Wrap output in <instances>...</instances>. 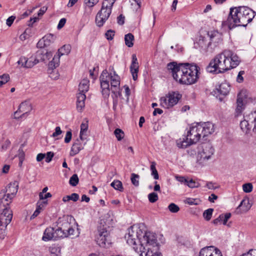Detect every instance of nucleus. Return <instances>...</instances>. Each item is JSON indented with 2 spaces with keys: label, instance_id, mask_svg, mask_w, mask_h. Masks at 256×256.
<instances>
[{
  "label": "nucleus",
  "instance_id": "f257e3e1",
  "mask_svg": "<svg viewBox=\"0 0 256 256\" xmlns=\"http://www.w3.org/2000/svg\"><path fill=\"white\" fill-rule=\"evenodd\" d=\"M124 237L127 243L140 256H162L156 236L153 233L146 232L143 224L131 226Z\"/></svg>",
  "mask_w": 256,
  "mask_h": 256
},
{
  "label": "nucleus",
  "instance_id": "f03ea898",
  "mask_svg": "<svg viewBox=\"0 0 256 256\" xmlns=\"http://www.w3.org/2000/svg\"><path fill=\"white\" fill-rule=\"evenodd\" d=\"M167 68L174 78L181 84H192L199 78L200 68L196 64L172 62L168 64Z\"/></svg>",
  "mask_w": 256,
  "mask_h": 256
},
{
  "label": "nucleus",
  "instance_id": "7ed1b4c3",
  "mask_svg": "<svg viewBox=\"0 0 256 256\" xmlns=\"http://www.w3.org/2000/svg\"><path fill=\"white\" fill-rule=\"evenodd\" d=\"M240 62L239 57L230 50H224L217 54L206 67L210 73L221 74L236 68Z\"/></svg>",
  "mask_w": 256,
  "mask_h": 256
},
{
  "label": "nucleus",
  "instance_id": "20e7f679",
  "mask_svg": "<svg viewBox=\"0 0 256 256\" xmlns=\"http://www.w3.org/2000/svg\"><path fill=\"white\" fill-rule=\"evenodd\" d=\"M254 16V12L245 6L230 8L227 23L230 29L239 26H246Z\"/></svg>",
  "mask_w": 256,
  "mask_h": 256
},
{
  "label": "nucleus",
  "instance_id": "39448f33",
  "mask_svg": "<svg viewBox=\"0 0 256 256\" xmlns=\"http://www.w3.org/2000/svg\"><path fill=\"white\" fill-rule=\"evenodd\" d=\"M202 136V132L197 124L196 126H190L187 132L186 138L182 140L177 142V146L180 148H184L187 146L196 144Z\"/></svg>",
  "mask_w": 256,
  "mask_h": 256
},
{
  "label": "nucleus",
  "instance_id": "423d86ee",
  "mask_svg": "<svg viewBox=\"0 0 256 256\" xmlns=\"http://www.w3.org/2000/svg\"><path fill=\"white\" fill-rule=\"evenodd\" d=\"M116 0H104L101 10L96 17V22L98 26H101L108 19L112 13V10Z\"/></svg>",
  "mask_w": 256,
  "mask_h": 256
},
{
  "label": "nucleus",
  "instance_id": "0eeeda50",
  "mask_svg": "<svg viewBox=\"0 0 256 256\" xmlns=\"http://www.w3.org/2000/svg\"><path fill=\"white\" fill-rule=\"evenodd\" d=\"M120 78L114 72V75L111 76V90L112 94V109L114 112L116 111L117 106L118 104V98L122 96V93L120 91Z\"/></svg>",
  "mask_w": 256,
  "mask_h": 256
},
{
  "label": "nucleus",
  "instance_id": "6e6552de",
  "mask_svg": "<svg viewBox=\"0 0 256 256\" xmlns=\"http://www.w3.org/2000/svg\"><path fill=\"white\" fill-rule=\"evenodd\" d=\"M90 81L87 78H84L80 82L78 86L79 92L77 94L76 107L78 110H81L85 106L86 96L85 94L88 90Z\"/></svg>",
  "mask_w": 256,
  "mask_h": 256
},
{
  "label": "nucleus",
  "instance_id": "1a4fd4ad",
  "mask_svg": "<svg viewBox=\"0 0 256 256\" xmlns=\"http://www.w3.org/2000/svg\"><path fill=\"white\" fill-rule=\"evenodd\" d=\"M110 228L106 226H100L96 236V243L101 247H106L110 244Z\"/></svg>",
  "mask_w": 256,
  "mask_h": 256
},
{
  "label": "nucleus",
  "instance_id": "9d476101",
  "mask_svg": "<svg viewBox=\"0 0 256 256\" xmlns=\"http://www.w3.org/2000/svg\"><path fill=\"white\" fill-rule=\"evenodd\" d=\"M12 211L8 208H4L0 214V238L3 240L6 236L7 226L12 220Z\"/></svg>",
  "mask_w": 256,
  "mask_h": 256
},
{
  "label": "nucleus",
  "instance_id": "9b49d317",
  "mask_svg": "<svg viewBox=\"0 0 256 256\" xmlns=\"http://www.w3.org/2000/svg\"><path fill=\"white\" fill-rule=\"evenodd\" d=\"M181 98L182 95L178 92H170L164 96L160 98V104L164 108H169L176 105Z\"/></svg>",
  "mask_w": 256,
  "mask_h": 256
},
{
  "label": "nucleus",
  "instance_id": "f8f14e48",
  "mask_svg": "<svg viewBox=\"0 0 256 256\" xmlns=\"http://www.w3.org/2000/svg\"><path fill=\"white\" fill-rule=\"evenodd\" d=\"M214 152V149L210 144H204L202 146L201 150L198 153V162L200 164L204 163L211 158Z\"/></svg>",
  "mask_w": 256,
  "mask_h": 256
},
{
  "label": "nucleus",
  "instance_id": "ddd939ff",
  "mask_svg": "<svg viewBox=\"0 0 256 256\" xmlns=\"http://www.w3.org/2000/svg\"><path fill=\"white\" fill-rule=\"evenodd\" d=\"M114 72H115L114 71ZM114 75V72L113 74L110 73L108 74L106 70H104L102 71L100 79V86L102 88V93L104 98H108L110 93V80L111 81V76Z\"/></svg>",
  "mask_w": 256,
  "mask_h": 256
},
{
  "label": "nucleus",
  "instance_id": "4468645a",
  "mask_svg": "<svg viewBox=\"0 0 256 256\" xmlns=\"http://www.w3.org/2000/svg\"><path fill=\"white\" fill-rule=\"evenodd\" d=\"M206 38L210 43L211 44V47L214 50L219 44L222 41V34L218 30H210L206 32Z\"/></svg>",
  "mask_w": 256,
  "mask_h": 256
},
{
  "label": "nucleus",
  "instance_id": "2eb2a0df",
  "mask_svg": "<svg viewBox=\"0 0 256 256\" xmlns=\"http://www.w3.org/2000/svg\"><path fill=\"white\" fill-rule=\"evenodd\" d=\"M206 35L200 36L198 42H196V45L195 47L198 48V46L200 48V51L202 53H206L208 52H212L213 50L211 47V44L210 43L208 38H206Z\"/></svg>",
  "mask_w": 256,
  "mask_h": 256
},
{
  "label": "nucleus",
  "instance_id": "dca6fc26",
  "mask_svg": "<svg viewBox=\"0 0 256 256\" xmlns=\"http://www.w3.org/2000/svg\"><path fill=\"white\" fill-rule=\"evenodd\" d=\"M32 107L31 104L26 102L21 103L19 106L18 110L14 114V118H22L28 116V114L32 110Z\"/></svg>",
  "mask_w": 256,
  "mask_h": 256
},
{
  "label": "nucleus",
  "instance_id": "f3484780",
  "mask_svg": "<svg viewBox=\"0 0 256 256\" xmlns=\"http://www.w3.org/2000/svg\"><path fill=\"white\" fill-rule=\"evenodd\" d=\"M198 124L202 132V136L204 138L214 132V125L210 122Z\"/></svg>",
  "mask_w": 256,
  "mask_h": 256
},
{
  "label": "nucleus",
  "instance_id": "a211bd4d",
  "mask_svg": "<svg viewBox=\"0 0 256 256\" xmlns=\"http://www.w3.org/2000/svg\"><path fill=\"white\" fill-rule=\"evenodd\" d=\"M246 98L245 94L242 92H240L238 94L236 109V113L237 116L241 114L244 110L246 101Z\"/></svg>",
  "mask_w": 256,
  "mask_h": 256
},
{
  "label": "nucleus",
  "instance_id": "6ab92c4d",
  "mask_svg": "<svg viewBox=\"0 0 256 256\" xmlns=\"http://www.w3.org/2000/svg\"><path fill=\"white\" fill-rule=\"evenodd\" d=\"M80 138L77 139L73 144L70 152V155L71 156H74V155L78 154L80 151L82 150L84 148V146L86 144V142L82 143Z\"/></svg>",
  "mask_w": 256,
  "mask_h": 256
},
{
  "label": "nucleus",
  "instance_id": "aec40b11",
  "mask_svg": "<svg viewBox=\"0 0 256 256\" xmlns=\"http://www.w3.org/2000/svg\"><path fill=\"white\" fill-rule=\"evenodd\" d=\"M132 62L130 64V69L132 73V78L134 80H136L138 78V60L135 54L132 56Z\"/></svg>",
  "mask_w": 256,
  "mask_h": 256
},
{
  "label": "nucleus",
  "instance_id": "412c9836",
  "mask_svg": "<svg viewBox=\"0 0 256 256\" xmlns=\"http://www.w3.org/2000/svg\"><path fill=\"white\" fill-rule=\"evenodd\" d=\"M12 198H7L4 190L0 192V208L2 210L4 208H10L8 206L11 203Z\"/></svg>",
  "mask_w": 256,
  "mask_h": 256
},
{
  "label": "nucleus",
  "instance_id": "4be33fe9",
  "mask_svg": "<svg viewBox=\"0 0 256 256\" xmlns=\"http://www.w3.org/2000/svg\"><path fill=\"white\" fill-rule=\"evenodd\" d=\"M249 114L246 115L244 116V120L240 122V126L242 130L245 132L246 134H248L252 126L250 124H252V121L251 119H248Z\"/></svg>",
  "mask_w": 256,
  "mask_h": 256
},
{
  "label": "nucleus",
  "instance_id": "5701e85b",
  "mask_svg": "<svg viewBox=\"0 0 256 256\" xmlns=\"http://www.w3.org/2000/svg\"><path fill=\"white\" fill-rule=\"evenodd\" d=\"M230 90V85L226 82L222 83L214 91L215 94H220L222 96L227 95Z\"/></svg>",
  "mask_w": 256,
  "mask_h": 256
},
{
  "label": "nucleus",
  "instance_id": "b1692460",
  "mask_svg": "<svg viewBox=\"0 0 256 256\" xmlns=\"http://www.w3.org/2000/svg\"><path fill=\"white\" fill-rule=\"evenodd\" d=\"M42 240L44 241H48L51 240H56L54 229L52 227L46 228L44 232Z\"/></svg>",
  "mask_w": 256,
  "mask_h": 256
},
{
  "label": "nucleus",
  "instance_id": "393cba45",
  "mask_svg": "<svg viewBox=\"0 0 256 256\" xmlns=\"http://www.w3.org/2000/svg\"><path fill=\"white\" fill-rule=\"evenodd\" d=\"M18 186H16L14 184H10L6 186L5 194L7 195V198H14L18 192Z\"/></svg>",
  "mask_w": 256,
  "mask_h": 256
},
{
  "label": "nucleus",
  "instance_id": "a878e982",
  "mask_svg": "<svg viewBox=\"0 0 256 256\" xmlns=\"http://www.w3.org/2000/svg\"><path fill=\"white\" fill-rule=\"evenodd\" d=\"M231 214L230 213H226V214H222L219 216L214 219L212 222L214 224H218V223L222 222V224L224 225H226V222L230 218Z\"/></svg>",
  "mask_w": 256,
  "mask_h": 256
},
{
  "label": "nucleus",
  "instance_id": "bb28decb",
  "mask_svg": "<svg viewBox=\"0 0 256 256\" xmlns=\"http://www.w3.org/2000/svg\"><path fill=\"white\" fill-rule=\"evenodd\" d=\"M214 248L213 246L204 248L200 250L199 256H212Z\"/></svg>",
  "mask_w": 256,
  "mask_h": 256
},
{
  "label": "nucleus",
  "instance_id": "cd10ccee",
  "mask_svg": "<svg viewBox=\"0 0 256 256\" xmlns=\"http://www.w3.org/2000/svg\"><path fill=\"white\" fill-rule=\"evenodd\" d=\"M55 36L51 34H48L42 38V41L44 42V47L48 46L50 44L54 42L55 40Z\"/></svg>",
  "mask_w": 256,
  "mask_h": 256
},
{
  "label": "nucleus",
  "instance_id": "c85d7f7f",
  "mask_svg": "<svg viewBox=\"0 0 256 256\" xmlns=\"http://www.w3.org/2000/svg\"><path fill=\"white\" fill-rule=\"evenodd\" d=\"M60 57V54H57L54 56L52 60L49 63V67L50 68H55L59 66Z\"/></svg>",
  "mask_w": 256,
  "mask_h": 256
},
{
  "label": "nucleus",
  "instance_id": "c756f323",
  "mask_svg": "<svg viewBox=\"0 0 256 256\" xmlns=\"http://www.w3.org/2000/svg\"><path fill=\"white\" fill-rule=\"evenodd\" d=\"M124 40L126 46L128 47H132L134 45V36L131 33L128 34L124 36Z\"/></svg>",
  "mask_w": 256,
  "mask_h": 256
},
{
  "label": "nucleus",
  "instance_id": "7c9ffc66",
  "mask_svg": "<svg viewBox=\"0 0 256 256\" xmlns=\"http://www.w3.org/2000/svg\"><path fill=\"white\" fill-rule=\"evenodd\" d=\"M49 251L51 256H59L60 254V248L56 245H52L49 248Z\"/></svg>",
  "mask_w": 256,
  "mask_h": 256
},
{
  "label": "nucleus",
  "instance_id": "2f4dec72",
  "mask_svg": "<svg viewBox=\"0 0 256 256\" xmlns=\"http://www.w3.org/2000/svg\"><path fill=\"white\" fill-rule=\"evenodd\" d=\"M71 47L69 44L64 45L58 49V54H60V56L64 54H68L70 51Z\"/></svg>",
  "mask_w": 256,
  "mask_h": 256
},
{
  "label": "nucleus",
  "instance_id": "473e14b6",
  "mask_svg": "<svg viewBox=\"0 0 256 256\" xmlns=\"http://www.w3.org/2000/svg\"><path fill=\"white\" fill-rule=\"evenodd\" d=\"M110 186L114 188L115 190L122 192L124 190L122 182L119 180H114L112 182Z\"/></svg>",
  "mask_w": 256,
  "mask_h": 256
},
{
  "label": "nucleus",
  "instance_id": "72a5a7b5",
  "mask_svg": "<svg viewBox=\"0 0 256 256\" xmlns=\"http://www.w3.org/2000/svg\"><path fill=\"white\" fill-rule=\"evenodd\" d=\"M38 63V60L30 57L29 59L26 58V68H32L34 65Z\"/></svg>",
  "mask_w": 256,
  "mask_h": 256
},
{
  "label": "nucleus",
  "instance_id": "f704fd0d",
  "mask_svg": "<svg viewBox=\"0 0 256 256\" xmlns=\"http://www.w3.org/2000/svg\"><path fill=\"white\" fill-rule=\"evenodd\" d=\"M55 234V239L58 238H64L66 237V232H65L63 229L60 228H58L56 230H54Z\"/></svg>",
  "mask_w": 256,
  "mask_h": 256
},
{
  "label": "nucleus",
  "instance_id": "c9c22d12",
  "mask_svg": "<svg viewBox=\"0 0 256 256\" xmlns=\"http://www.w3.org/2000/svg\"><path fill=\"white\" fill-rule=\"evenodd\" d=\"M88 128V125L87 124L82 123L80 125V138L82 140H84L86 139L85 138H84L83 136L84 133L87 131Z\"/></svg>",
  "mask_w": 256,
  "mask_h": 256
},
{
  "label": "nucleus",
  "instance_id": "e433bc0d",
  "mask_svg": "<svg viewBox=\"0 0 256 256\" xmlns=\"http://www.w3.org/2000/svg\"><path fill=\"white\" fill-rule=\"evenodd\" d=\"M156 162H152L150 166V170L152 171V175L154 176V178L155 180H158L159 178V176L156 169Z\"/></svg>",
  "mask_w": 256,
  "mask_h": 256
},
{
  "label": "nucleus",
  "instance_id": "4c0bfd02",
  "mask_svg": "<svg viewBox=\"0 0 256 256\" xmlns=\"http://www.w3.org/2000/svg\"><path fill=\"white\" fill-rule=\"evenodd\" d=\"M139 178L140 176L138 174L134 173L131 174L130 180L132 184L135 186H139Z\"/></svg>",
  "mask_w": 256,
  "mask_h": 256
},
{
  "label": "nucleus",
  "instance_id": "58836bf2",
  "mask_svg": "<svg viewBox=\"0 0 256 256\" xmlns=\"http://www.w3.org/2000/svg\"><path fill=\"white\" fill-rule=\"evenodd\" d=\"M200 202V200L199 199L191 198H187L184 200V203L189 205H198Z\"/></svg>",
  "mask_w": 256,
  "mask_h": 256
},
{
  "label": "nucleus",
  "instance_id": "ea45409f",
  "mask_svg": "<svg viewBox=\"0 0 256 256\" xmlns=\"http://www.w3.org/2000/svg\"><path fill=\"white\" fill-rule=\"evenodd\" d=\"M46 55L44 52L42 50H38L36 52V59L38 60V62H42L46 60Z\"/></svg>",
  "mask_w": 256,
  "mask_h": 256
},
{
  "label": "nucleus",
  "instance_id": "a19ab883",
  "mask_svg": "<svg viewBox=\"0 0 256 256\" xmlns=\"http://www.w3.org/2000/svg\"><path fill=\"white\" fill-rule=\"evenodd\" d=\"M114 134L118 140H121L124 136V132L120 128H116L114 131Z\"/></svg>",
  "mask_w": 256,
  "mask_h": 256
},
{
  "label": "nucleus",
  "instance_id": "79ce46f5",
  "mask_svg": "<svg viewBox=\"0 0 256 256\" xmlns=\"http://www.w3.org/2000/svg\"><path fill=\"white\" fill-rule=\"evenodd\" d=\"M78 182L79 179L78 175L74 174L70 178L69 183L71 186H75L78 184Z\"/></svg>",
  "mask_w": 256,
  "mask_h": 256
},
{
  "label": "nucleus",
  "instance_id": "37998d69",
  "mask_svg": "<svg viewBox=\"0 0 256 256\" xmlns=\"http://www.w3.org/2000/svg\"><path fill=\"white\" fill-rule=\"evenodd\" d=\"M214 210L212 208H208L203 213V216L206 220H210L212 218Z\"/></svg>",
  "mask_w": 256,
  "mask_h": 256
},
{
  "label": "nucleus",
  "instance_id": "c03bdc74",
  "mask_svg": "<svg viewBox=\"0 0 256 256\" xmlns=\"http://www.w3.org/2000/svg\"><path fill=\"white\" fill-rule=\"evenodd\" d=\"M248 119H251L253 124H254V126L252 130L254 132H256V110L249 114Z\"/></svg>",
  "mask_w": 256,
  "mask_h": 256
},
{
  "label": "nucleus",
  "instance_id": "a18cd8bd",
  "mask_svg": "<svg viewBox=\"0 0 256 256\" xmlns=\"http://www.w3.org/2000/svg\"><path fill=\"white\" fill-rule=\"evenodd\" d=\"M48 204V200H43L42 202H40L38 200L36 204V209L38 210L40 212L44 210L45 206H46Z\"/></svg>",
  "mask_w": 256,
  "mask_h": 256
},
{
  "label": "nucleus",
  "instance_id": "49530a36",
  "mask_svg": "<svg viewBox=\"0 0 256 256\" xmlns=\"http://www.w3.org/2000/svg\"><path fill=\"white\" fill-rule=\"evenodd\" d=\"M31 32V29L28 28H26L24 32L20 36V38L22 40H24L27 38H28L30 36V33Z\"/></svg>",
  "mask_w": 256,
  "mask_h": 256
},
{
  "label": "nucleus",
  "instance_id": "de8ad7c7",
  "mask_svg": "<svg viewBox=\"0 0 256 256\" xmlns=\"http://www.w3.org/2000/svg\"><path fill=\"white\" fill-rule=\"evenodd\" d=\"M10 80V76L8 74H4L0 76V86L6 84Z\"/></svg>",
  "mask_w": 256,
  "mask_h": 256
},
{
  "label": "nucleus",
  "instance_id": "09e8293b",
  "mask_svg": "<svg viewBox=\"0 0 256 256\" xmlns=\"http://www.w3.org/2000/svg\"><path fill=\"white\" fill-rule=\"evenodd\" d=\"M186 184L190 188H198L200 186L198 182H196L192 179L190 180H188Z\"/></svg>",
  "mask_w": 256,
  "mask_h": 256
},
{
  "label": "nucleus",
  "instance_id": "8fccbe9b",
  "mask_svg": "<svg viewBox=\"0 0 256 256\" xmlns=\"http://www.w3.org/2000/svg\"><path fill=\"white\" fill-rule=\"evenodd\" d=\"M148 200L150 202H155L158 200V196L156 192H151L148 195Z\"/></svg>",
  "mask_w": 256,
  "mask_h": 256
},
{
  "label": "nucleus",
  "instance_id": "3c124183",
  "mask_svg": "<svg viewBox=\"0 0 256 256\" xmlns=\"http://www.w3.org/2000/svg\"><path fill=\"white\" fill-rule=\"evenodd\" d=\"M252 185L250 183H247L243 184L242 189L245 192H250L252 190Z\"/></svg>",
  "mask_w": 256,
  "mask_h": 256
},
{
  "label": "nucleus",
  "instance_id": "603ef678",
  "mask_svg": "<svg viewBox=\"0 0 256 256\" xmlns=\"http://www.w3.org/2000/svg\"><path fill=\"white\" fill-rule=\"evenodd\" d=\"M169 210L173 213L177 212L179 210V207L174 203H171L168 206Z\"/></svg>",
  "mask_w": 256,
  "mask_h": 256
},
{
  "label": "nucleus",
  "instance_id": "864d4df0",
  "mask_svg": "<svg viewBox=\"0 0 256 256\" xmlns=\"http://www.w3.org/2000/svg\"><path fill=\"white\" fill-rule=\"evenodd\" d=\"M17 63L18 65L20 66V67L26 68V58L25 56L20 57Z\"/></svg>",
  "mask_w": 256,
  "mask_h": 256
},
{
  "label": "nucleus",
  "instance_id": "5fc2aeb1",
  "mask_svg": "<svg viewBox=\"0 0 256 256\" xmlns=\"http://www.w3.org/2000/svg\"><path fill=\"white\" fill-rule=\"evenodd\" d=\"M92 8L93 6H85L84 16L86 17H89L92 13Z\"/></svg>",
  "mask_w": 256,
  "mask_h": 256
},
{
  "label": "nucleus",
  "instance_id": "6e6d98bb",
  "mask_svg": "<svg viewBox=\"0 0 256 256\" xmlns=\"http://www.w3.org/2000/svg\"><path fill=\"white\" fill-rule=\"evenodd\" d=\"M99 0H84V4L85 6H94Z\"/></svg>",
  "mask_w": 256,
  "mask_h": 256
},
{
  "label": "nucleus",
  "instance_id": "4d7b16f0",
  "mask_svg": "<svg viewBox=\"0 0 256 256\" xmlns=\"http://www.w3.org/2000/svg\"><path fill=\"white\" fill-rule=\"evenodd\" d=\"M114 36V32L111 30H108L105 34V36L108 40H112Z\"/></svg>",
  "mask_w": 256,
  "mask_h": 256
},
{
  "label": "nucleus",
  "instance_id": "13d9d810",
  "mask_svg": "<svg viewBox=\"0 0 256 256\" xmlns=\"http://www.w3.org/2000/svg\"><path fill=\"white\" fill-rule=\"evenodd\" d=\"M246 202H247L248 204V200H243L240 204V205L238 206V207L237 209L239 208H240L242 207V210L243 211H247L250 208V206H246V208H244V206H245L246 204Z\"/></svg>",
  "mask_w": 256,
  "mask_h": 256
},
{
  "label": "nucleus",
  "instance_id": "bf43d9fd",
  "mask_svg": "<svg viewBox=\"0 0 256 256\" xmlns=\"http://www.w3.org/2000/svg\"><path fill=\"white\" fill-rule=\"evenodd\" d=\"M52 195L50 192H47L44 194H39V198L40 200H45L46 199L52 197Z\"/></svg>",
  "mask_w": 256,
  "mask_h": 256
},
{
  "label": "nucleus",
  "instance_id": "052dcab7",
  "mask_svg": "<svg viewBox=\"0 0 256 256\" xmlns=\"http://www.w3.org/2000/svg\"><path fill=\"white\" fill-rule=\"evenodd\" d=\"M70 224L68 220H66L62 222L60 228L63 229L64 232H66V230L68 229V227H70Z\"/></svg>",
  "mask_w": 256,
  "mask_h": 256
},
{
  "label": "nucleus",
  "instance_id": "680f3d73",
  "mask_svg": "<svg viewBox=\"0 0 256 256\" xmlns=\"http://www.w3.org/2000/svg\"><path fill=\"white\" fill-rule=\"evenodd\" d=\"M54 156V154L52 152H48L45 156V158H46L45 161L46 162H50L52 160Z\"/></svg>",
  "mask_w": 256,
  "mask_h": 256
},
{
  "label": "nucleus",
  "instance_id": "e2e57ef3",
  "mask_svg": "<svg viewBox=\"0 0 256 256\" xmlns=\"http://www.w3.org/2000/svg\"><path fill=\"white\" fill-rule=\"evenodd\" d=\"M62 133V131L60 130V126H56L55 128V132L52 134V136L56 138L60 135Z\"/></svg>",
  "mask_w": 256,
  "mask_h": 256
},
{
  "label": "nucleus",
  "instance_id": "0e129e2a",
  "mask_svg": "<svg viewBox=\"0 0 256 256\" xmlns=\"http://www.w3.org/2000/svg\"><path fill=\"white\" fill-rule=\"evenodd\" d=\"M68 198L70 200H72L74 202H76L79 198V196L76 193H72L71 195L68 196Z\"/></svg>",
  "mask_w": 256,
  "mask_h": 256
},
{
  "label": "nucleus",
  "instance_id": "69168bd1",
  "mask_svg": "<svg viewBox=\"0 0 256 256\" xmlns=\"http://www.w3.org/2000/svg\"><path fill=\"white\" fill-rule=\"evenodd\" d=\"M72 133L70 131H68L66 133V135L64 138V142L66 143H68L72 140Z\"/></svg>",
  "mask_w": 256,
  "mask_h": 256
},
{
  "label": "nucleus",
  "instance_id": "338daca9",
  "mask_svg": "<svg viewBox=\"0 0 256 256\" xmlns=\"http://www.w3.org/2000/svg\"><path fill=\"white\" fill-rule=\"evenodd\" d=\"M66 19L65 18H62L60 19V20L59 21V22L57 26V28L58 30L61 29L62 28L64 27V24H66Z\"/></svg>",
  "mask_w": 256,
  "mask_h": 256
},
{
  "label": "nucleus",
  "instance_id": "774afa93",
  "mask_svg": "<svg viewBox=\"0 0 256 256\" xmlns=\"http://www.w3.org/2000/svg\"><path fill=\"white\" fill-rule=\"evenodd\" d=\"M74 230L70 226V227H68V229L66 230V237L73 236L74 235Z\"/></svg>",
  "mask_w": 256,
  "mask_h": 256
}]
</instances>
